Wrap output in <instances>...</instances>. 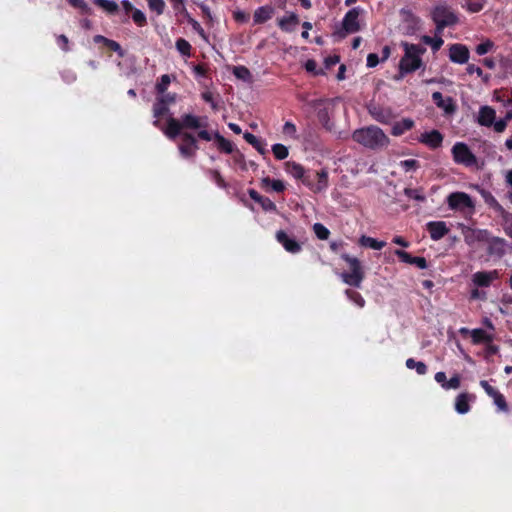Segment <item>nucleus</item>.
<instances>
[{"label": "nucleus", "mask_w": 512, "mask_h": 512, "mask_svg": "<svg viewBox=\"0 0 512 512\" xmlns=\"http://www.w3.org/2000/svg\"><path fill=\"white\" fill-rule=\"evenodd\" d=\"M497 278L498 272L496 270L480 271L473 274L472 281L478 287H487Z\"/></svg>", "instance_id": "nucleus-18"}, {"label": "nucleus", "mask_w": 512, "mask_h": 512, "mask_svg": "<svg viewBox=\"0 0 512 512\" xmlns=\"http://www.w3.org/2000/svg\"><path fill=\"white\" fill-rule=\"evenodd\" d=\"M160 101L165 103L170 107L171 104H174L176 102V94L175 93H163L160 94V96L157 97Z\"/></svg>", "instance_id": "nucleus-51"}, {"label": "nucleus", "mask_w": 512, "mask_h": 512, "mask_svg": "<svg viewBox=\"0 0 512 512\" xmlns=\"http://www.w3.org/2000/svg\"><path fill=\"white\" fill-rule=\"evenodd\" d=\"M261 187L264 189L271 188V190L277 193L283 192L286 188L283 181L278 179H271L268 176L261 179Z\"/></svg>", "instance_id": "nucleus-27"}, {"label": "nucleus", "mask_w": 512, "mask_h": 512, "mask_svg": "<svg viewBox=\"0 0 512 512\" xmlns=\"http://www.w3.org/2000/svg\"><path fill=\"white\" fill-rule=\"evenodd\" d=\"M206 173L211 177V179L215 182V184L222 188V189H225L227 188V183L226 181L224 180V178L222 177V175L220 174V172L216 169H207L206 170Z\"/></svg>", "instance_id": "nucleus-37"}, {"label": "nucleus", "mask_w": 512, "mask_h": 512, "mask_svg": "<svg viewBox=\"0 0 512 512\" xmlns=\"http://www.w3.org/2000/svg\"><path fill=\"white\" fill-rule=\"evenodd\" d=\"M131 13L132 19L137 26L143 27L147 24L146 15L140 9L135 8Z\"/></svg>", "instance_id": "nucleus-42"}, {"label": "nucleus", "mask_w": 512, "mask_h": 512, "mask_svg": "<svg viewBox=\"0 0 512 512\" xmlns=\"http://www.w3.org/2000/svg\"><path fill=\"white\" fill-rule=\"evenodd\" d=\"M419 142L425 144L431 149H436L441 146L443 141L442 134L437 130L424 132L419 137Z\"/></svg>", "instance_id": "nucleus-17"}, {"label": "nucleus", "mask_w": 512, "mask_h": 512, "mask_svg": "<svg viewBox=\"0 0 512 512\" xmlns=\"http://www.w3.org/2000/svg\"><path fill=\"white\" fill-rule=\"evenodd\" d=\"M56 42L63 51H69V40L65 35H58L56 38Z\"/></svg>", "instance_id": "nucleus-58"}, {"label": "nucleus", "mask_w": 512, "mask_h": 512, "mask_svg": "<svg viewBox=\"0 0 512 512\" xmlns=\"http://www.w3.org/2000/svg\"><path fill=\"white\" fill-rule=\"evenodd\" d=\"M276 240L284 247L289 253H298L301 250V245L294 237H290L284 230L276 232Z\"/></svg>", "instance_id": "nucleus-13"}, {"label": "nucleus", "mask_w": 512, "mask_h": 512, "mask_svg": "<svg viewBox=\"0 0 512 512\" xmlns=\"http://www.w3.org/2000/svg\"><path fill=\"white\" fill-rule=\"evenodd\" d=\"M152 112H153V117L155 118V120L153 121V125L156 128L163 131V129H165V128L162 127L160 118L164 117L166 115H168V118L173 117L170 114L169 106L166 105L165 103H163L162 101H160L158 98H156V101L153 104Z\"/></svg>", "instance_id": "nucleus-15"}, {"label": "nucleus", "mask_w": 512, "mask_h": 512, "mask_svg": "<svg viewBox=\"0 0 512 512\" xmlns=\"http://www.w3.org/2000/svg\"><path fill=\"white\" fill-rule=\"evenodd\" d=\"M462 234L465 243L471 247H475L478 244H486L490 235L485 229H474L466 226L462 228Z\"/></svg>", "instance_id": "nucleus-9"}, {"label": "nucleus", "mask_w": 512, "mask_h": 512, "mask_svg": "<svg viewBox=\"0 0 512 512\" xmlns=\"http://www.w3.org/2000/svg\"><path fill=\"white\" fill-rule=\"evenodd\" d=\"M480 385L491 398H494L495 395L499 392L485 380L480 381Z\"/></svg>", "instance_id": "nucleus-57"}, {"label": "nucleus", "mask_w": 512, "mask_h": 512, "mask_svg": "<svg viewBox=\"0 0 512 512\" xmlns=\"http://www.w3.org/2000/svg\"><path fill=\"white\" fill-rule=\"evenodd\" d=\"M201 97L202 99L209 103L211 105V108L214 110V111H217L218 110V105L217 103L214 101V97H213V94L210 92V91H205L201 94Z\"/></svg>", "instance_id": "nucleus-53"}, {"label": "nucleus", "mask_w": 512, "mask_h": 512, "mask_svg": "<svg viewBox=\"0 0 512 512\" xmlns=\"http://www.w3.org/2000/svg\"><path fill=\"white\" fill-rule=\"evenodd\" d=\"M299 17L295 13H291L287 17L279 19L278 26L284 32H293L299 24Z\"/></svg>", "instance_id": "nucleus-23"}, {"label": "nucleus", "mask_w": 512, "mask_h": 512, "mask_svg": "<svg viewBox=\"0 0 512 512\" xmlns=\"http://www.w3.org/2000/svg\"><path fill=\"white\" fill-rule=\"evenodd\" d=\"M93 3L108 14H116L119 11L118 4L113 0H93Z\"/></svg>", "instance_id": "nucleus-30"}, {"label": "nucleus", "mask_w": 512, "mask_h": 512, "mask_svg": "<svg viewBox=\"0 0 512 512\" xmlns=\"http://www.w3.org/2000/svg\"><path fill=\"white\" fill-rule=\"evenodd\" d=\"M427 229L430 233V237L437 241L448 234L449 229L443 221H432L427 224Z\"/></svg>", "instance_id": "nucleus-19"}, {"label": "nucleus", "mask_w": 512, "mask_h": 512, "mask_svg": "<svg viewBox=\"0 0 512 512\" xmlns=\"http://www.w3.org/2000/svg\"><path fill=\"white\" fill-rule=\"evenodd\" d=\"M352 139L356 143L371 150L387 147L390 143L384 131L374 125L355 130L352 134Z\"/></svg>", "instance_id": "nucleus-2"}, {"label": "nucleus", "mask_w": 512, "mask_h": 512, "mask_svg": "<svg viewBox=\"0 0 512 512\" xmlns=\"http://www.w3.org/2000/svg\"><path fill=\"white\" fill-rule=\"evenodd\" d=\"M473 396L466 392L459 394L455 399V410L459 414H465L470 410V402L473 400Z\"/></svg>", "instance_id": "nucleus-24"}, {"label": "nucleus", "mask_w": 512, "mask_h": 512, "mask_svg": "<svg viewBox=\"0 0 512 512\" xmlns=\"http://www.w3.org/2000/svg\"><path fill=\"white\" fill-rule=\"evenodd\" d=\"M359 244L363 247H368L373 250H380L383 247H385L386 243L384 241H378L375 238L369 237V236H361L359 238Z\"/></svg>", "instance_id": "nucleus-29"}, {"label": "nucleus", "mask_w": 512, "mask_h": 512, "mask_svg": "<svg viewBox=\"0 0 512 512\" xmlns=\"http://www.w3.org/2000/svg\"><path fill=\"white\" fill-rule=\"evenodd\" d=\"M366 166V163L363 159L346 157L341 160V164L339 166L341 172H348L352 175H356L359 172L363 171Z\"/></svg>", "instance_id": "nucleus-12"}, {"label": "nucleus", "mask_w": 512, "mask_h": 512, "mask_svg": "<svg viewBox=\"0 0 512 512\" xmlns=\"http://www.w3.org/2000/svg\"><path fill=\"white\" fill-rule=\"evenodd\" d=\"M339 61H340V58L338 55L327 57L324 62L326 69H330L332 66L338 64Z\"/></svg>", "instance_id": "nucleus-61"}, {"label": "nucleus", "mask_w": 512, "mask_h": 512, "mask_svg": "<svg viewBox=\"0 0 512 512\" xmlns=\"http://www.w3.org/2000/svg\"><path fill=\"white\" fill-rule=\"evenodd\" d=\"M496 112L490 106H483L479 110L478 122L482 126L490 127L494 123Z\"/></svg>", "instance_id": "nucleus-22"}, {"label": "nucleus", "mask_w": 512, "mask_h": 512, "mask_svg": "<svg viewBox=\"0 0 512 512\" xmlns=\"http://www.w3.org/2000/svg\"><path fill=\"white\" fill-rule=\"evenodd\" d=\"M274 13L273 7L269 5L261 6L257 8L253 15L255 24H263L272 18Z\"/></svg>", "instance_id": "nucleus-25"}, {"label": "nucleus", "mask_w": 512, "mask_h": 512, "mask_svg": "<svg viewBox=\"0 0 512 512\" xmlns=\"http://www.w3.org/2000/svg\"><path fill=\"white\" fill-rule=\"evenodd\" d=\"M193 71L197 76H200V77H207V75H208V67L206 64L194 65Z\"/></svg>", "instance_id": "nucleus-56"}, {"label": "nucleus", "mask_w": 512, "mask_h": 512, "mask_svg": "<svg viewBox=\"0 0 512 512\" xmlns=\"http://www.w3.org/2000/svg\"><path fill=\"white\" fill-rule=\"evenodd\" d=\"M460 384H461L460 376L458 374H455L444 384L443 389H445V390L458 389L460 387Z\"/></svg>", "instance_id": "nucleus-48"}, {"label": "nucleus", "mask_w": 512, "mask_h": 512, "mask_svg": "<svg viewBox=\"0 0 512 512\" xmlns=\"http://www.w3.org/2000/svg\"><path fill=\"white\" fill-rule=\"evenodd\" d=\"M317 68V62L313 59H309L305 63V69L309 73H313L314 75H317L318 72L316 71Z\"/></svg>", "instance_id": "nucleus-60"}, {"label": "nucleus", "mask_w": 512, "mask_h": 512, "mask_svg": "<svg viewBox=\"0 0 512 512\" xmlns=\"http://www.w3.org/2000/svg\"><path fill=\"white\" fill-rule=\"evenodd\" d=\"M400 166L406 171L415 170L418 167V162L414 159H408L400 162Z\"/></svg>", "instance_id": "nucleus-55"}, {"label": "nucleus", "mask_w": 512, "mask_h": 512, "mask_svg": "<svg viewBox=\"0 0 512 512\" xmlns=\"http://www.w3.org/2000/svg\"><path fill=\"white\" fill-rule=\"evenodd\" d=\"M187 22L192 26L193 30L204 40L208 41V35L205 30L202 28L200 23L192 17H189Z\"/></svg>", "instance_id": "nucleus-43"}, {"label": "nucleus", "mask_w": 512, "mask_h": 512, "mask_svg": "<svg viewBox=\"0 0 512 512\" xmlns=\"http://www.w3.org/2000/svg\"><path fill=\"white\" fill-rule=\"evenodd\" d=\"M404 193L409 199H413L418 202H423L426 199L425 195L421 189L406 188L404 190Z\"/></svg>", "instance_id": "nucleus-41"}, {"label": "nucleus", "mask_w": 512, "mask_h": 512, "mask_svg": "<svg viewBox=\"0 0 512 512\" xmlns=\"http://www.w3.org/2000/svg\"><path fill=\"white\" fill-rule=\"evenodd\" d=\"M460 333H470L474 344L489 343L492 341V337L483 329H473L472 331H469L467 328H461Z\"/></svg>", "instance_id": "nucleus-21"}, {"label": "nucleus", "mask_w": 512, "mask_h": 512, "mask_svg": "<svg viewBox=\"0 0 512 512\" xmlns=\"http://www.w3.org/2000/svg\"><path fill=\"white\" fill-rule=\"evenodd\" d=\"M447 204L450 209L462 213L472 214L475 209V203L472 198L464 192H454L448 195Z\"/></svg>", "instance_id": "nucleus-6"}, {"label": "nucleus", "mask_w": 512, "mask_h": 512, "mask_svg": "<svg viewBox=\"0 0 512 512\" xmlns=\"http://www.w3.org/2000/svg\"><path fill=\"white\" fill-rule=\"evenodd\" d=\"M449 58L452 62L464 64L469 59V50L462 44H453L449 49Z\"/></svg>", "instance_id": "nucleus-16"}, {"label": "nucleus", "mask_w": 512, "mask_h": 512, "mask_svg": "<svg viewBox=\"0 0 512 512\" xmlns=\"http://www.w3.org/2000/svg\"><path fill=\"white\" fill-rule=\"evenodd\" d=\"M494 48V43L490 39H486L476 47V53L480 56L488 53Z\"/></svg>", "instance_id": "nucleus-47"}, {"label": "nucleus", "mask_w": 512, "mask_h": 512, "mask_svg": "<svg viewBox=\"0 0 512 512\" xmlns=\"http://www.w3.org/2000/svg\"><path fill=\"white\" fill-rule=\"evenodd\" d=\"M404 48V56L400 60L399 69L402 73H411L417 70L421 64V55L425 52V49L407 42L402 43Z\"/></svg>", "instance_id": "nucleus-3"}, {"label": "nucleus", "mask_w": 512, "mask_h": 512, "mask_svg": "<svg viewBox=\"0 0 512 512\" xmlns=\"http://www.w3.org/2000/svg\"><path fill=\"white\" fill-rule=\"evenodd\" d=\"M406 367L409 369H415L419 375H424L427 372V366L421 361H415L412 358L406 360Z\"/></svg>", "instance_id": "nucleus-36"}, {"label": "nucleus", "mask_w": 512, "mask_h": 512, "mask_svg": "<svg viewBox=\"0 0 512 512\" xmlns=\"http://www.w3.org/2000/svg\"><path fill=\"white\" fill-rule=\"evenodd\" d=\"M343 259L347 262L350 272L342 273V280L351 286L360 287L364 279V272L361 267L360 261L356 257L343 255Z\"/></svg>", "instance_id": "nucleus-5"}, {"label": "nucleus", "mask_w": 512, "mask_h": 512, "mask_svg": "<svg viewBox=\"0 0 512 512\" xmlns=\"http://www.w3.org/2000/svg\"><path fill=\"white\" fill-rule=\"evenodd\" d=\"M286 172L297 179H302L303 182H305V173L306 172L300 164H298L296 162L288 161L286 163Z\"/></svg>", "instance_id": "nucleus-28"}, {"label": "nucleus", "mask_w": 512, "mask_h": 512, "mask_svg": "<svg viewBox=\"0 0 512 512\" xmlns=\"http://www.w3.org/2000/svg\"><path fill=\"white\" fill-rule=\"evenodd\" d=\"M395 254L399 257V259L404 262L411 264L414 257H412L409 253L403 250H396Z\"/></svg>", "instance_id": "nucleus-59"}, {"label": "nucleus", "mask_w": 512, "mask_h": 512, "mask_svg": "<svg viewBox=\"0 0 512 512\" xmlns=\"http://www.w3.org/2000/svg\"><path fill=\"white\" fill-rule=\"evenodd\" d=\"M360 12L361 11L359 8H353L346 13L342 22L343 29L345 30L346 33H356L360 30Z\"/></svg>", "instance_id": "nucleus-11"}, {"label": "nucleus", "mask_w": 512, "mask_h": 512, "mask_svg": "<svg viewBox=\"0 0 512 512\" xmlns=\"http://www.w3.org/2000/svg\"><path fill=\"white\" fill-rule=\"evenodd\" d=\"M487 253L494 258H501L506 253V241L500 237H493L489 235L486 241Z\"/></svg>", "instance_id": "nucleus-10"}, {"label": "nucleus", "mask_w": 512, "mask_h": 512, "mask_svg": "<svg viewBox=\"0 0 512 512\" xmlns=\"http://www.w3.org/2000/svg\"><path fill=\"white\" fill-rule=\"evenodd\" d=\"M243 138L247 143L252 145L260 154L266 153L264 144L254 134L250 132H245Z\"/></svg>", "instance_id": "nucleus-31"}, {"label": "nucleus", "mask_w": 512, "mask_h": 512, "mask_svg": "<svg viewBox=\"0 0 512 512\" xmlns=\"http://www.w3.org/2000/svg\"><path fill=\"white\" fill-rule=\"evenodd\" d=\"M257 203L260 204L264 211L275 212L277 210L276 204L268 197L262 196Z\"/></svg>", "instance_id": "nucleus-45"}, {"label": "nucleus", "mask_w": 512, "mask_h": 512, "mask_svg": "<svg viewBox=\"0 0 512 512\" xmlns=\"http://www.w3.org/2000/svg\"><path fill=\"white\" fill-rule=\"evenodd\" d=\"M303 100V111L311 118H320V98L317 96L307 95L302 98Z\"/></svg>", "instance_id": "nucleus-14"}, {"label": "nucleus", "mask_w": 512, "mask_h": 512, "mask_svg": "<svg viewBox=\"0 0 512 512\" xmlns=\"http://www.w3.org/2000/svg\"><path fill=\"white\" fill-rule=\"evenodd\" d=\"M432 19L436 24V32L441 33L445 27L458 23L457 15L447 6H437L433 9Z\"/></svg>", "instance_id": "nucleus-4"}, {"label": "nucleus", "mask_w": 512, "mask_h": 512, "mask_svg": "<svg viewBox=\"0 0 512 512\" xmlns=\"http://www.w3.org/2000/svg\"><path fill=\"white\" fill-rule=\"evenodd\" d=\"M149 9L152 12H155L158 16L162 15L166 8V3L164 0H146Z\"/></svg>", "instance_id": "nucleus-35"}, {"label": "nucleus", "mask_w": 512, "mask_h": 512, "mask_svg": "<svg viewBox=\"0 0 512 512\" xmlns=\"http://www.w3.org/2000/svg\"><path fill=\"white\" fill-rule=\"evenodd\" d=\"M467 73L468 74H477L479 77H482L483 76V71L480 67L474 65V64H469L467 66Z\"/></svg>", "instance_id": "nucleus-62"}, {"label": "nucleus", "mask_w": 512, "mask_h": 512, "mask_svg": "<svg viewBox=\"0 0 512 512\" xmlns=\"http://www.w3.org/2000/svg\"><path fill=\"white\" fill-rule=\"evenodd\" d=\"M93 41L95 43H102L109 50L117 53V55L120 58H123L125 56V51L122 49L121 45L115 40L109 39L102 35H95Z\"/></svg>", "instance_id": "nucleus-20"}, {"label": "nucleus", "mask_w": 512, "mask_h": 512, "mask_svg": "<svg viewBox=\"0 0 512 512\" xmlns=\"http://www.w3.org/2000/svg\"><path fill=\"white\" fill-rule=\"evenodd\" d=\"M282 132L284 135H287L291 138H296V126L290 122V121H287L284 126H283V129H282Z\"/></svg>", "instance_id": "nucleus-50"}, {"label": "nucleus", "mask_w": 512, "mask_h": 512, "mask_svg": "<svg viewBox=\"0 0 512 512\" xmlns=\"http://www.w3.org/2000/svg\"><path fill=\"white\" fill-rule=\"evenodd\" d=\"M453 160L457 164L464 165L466 167H472L478 165L476 156L472 153L467 144L463 142H457L451 149Z\"/></svg>", "instance_id": "nucleus-7"}, {"label": "nucleus", "mask_w": 512, "mask_h": 512, "mask_svg": "<svg viewBox=\"0 0 512 512\" xmlns=\"http://www.w3.org/2000/svg\"><path fill=\"white\" fill-rule=\"evenodd\" d=\"M432 98L438 107L444 109L447 112L452 110V103L450 98L444 100L440 92H434L432 94Z\"/></svg>", "instance_id": "nucleus-33"}, {"label": "nucleus", "mask_w": 512, "mask_h": 512, "mask_svg": "<svg viewBox=\"0 0 512 512\" xmlns=\"http://www.w3.org/2000/svg\"><path fill=\"white\" fill-rule=\"evenodd\" d=\"M171 83L170 76L168 74L162 75L156 83V91L158 94H163L167 91L169 84Z\"/></svg>", "instance_id": "nucleus-40"}, {"label": "nucleus", "mask_w": 512, "mask_h": 512, "mask_svg": "<svg viewBox=\"0 0 512 512\" xmlns=\"http://www.w3.org/2000/svg\"><path fill=\"white\" fill-rule=\"evenodd\" d=\"M68 3L79 9L81 11V13L83 14H91V8L89 7V5L86 3L85 0H67Z\"/></svg>", "instance_id": "nucleus-46"}, {"label": "nucleus", "mask_w": 512, "mask_h": 512, "mask_svg": "<svg viewBox=\"0 0 512 512\" xmlns=\"http://www.w3.org/2000/svg\"><path fill=\"white\" fill-rule=\"evenodd\" d=\"M414 126V121L412 119L406 118L402 119L401 121H398L393 124L391 133L394 136H400L406 131L412 129Z\"/></svg>", "instance_id": "nucleus-26"}, {"label": "nucleus", "mask_w": 512, "mask_h": 512, "mask_svg": "<svg viewBox=\"0 0 512 512\" xmlns=\"http://www.w3.org/2000/svg\"><path fill=\"white\" fill-rule=\"evenodd\" d=\"M492 125L496 132L501 133L505 130L507 123L506 120L501 119L499 121L494 122Z\"/></svg>", "instance_id": "nucleus-64"}, {"label": "nucleus", "mask_w": 512, "mask_h": 512, "mask_svg": "<svg viewBox=\"0 0 512 512\" xmlns=\"http://www.w3.org/2000/svg\"><path fill=\"white\" fill-rule=\"evenodd\" d=\"M233 160L236 164H238L240 166V168L243 171L247 170V164L245 161V157L240 151H238V150L236 151V153L233 155Z\"/></svg>", "instance_id": "nucleus-52"}, {"label": "nucleus", "mask_w": 512, "mask_h": 512, "mask_svg": "<svg viewBox=\"0 0 512 512\" xmlns=\"http://www.w3.org/2000/svg\"><path fill=\"white\" fill-rule=\"evenodd\" d=\"M495 405L502 411H506L507 410V404H506V401H505V398L504 396L498 392L494 398H492Z\"/></svg>", "instance_id": "nucleus-54"}, {"label": "nucleus", "mask_w": 512, "mask_h": 512, "mask_svg": "<svg viewBox=\"0 0 512 512\" xmlns=\"http://www.w3.org/2000/svg\"><path fill=\"white\" fill-rule=\"evenodd\" d=\"M167 125L163 129L164 135L170 140L180 138L178 150L180 155L185 159L195 157L199 149V137L186 130H201L208 126L207 117H199L190 113L183 114L180 119L169 117Z\"/></svg>", "instance_id": "nucleus-1"}, {"label": "nucleus", "mask_w": 512, "mask_h": 512, "mask_svg": "<svg viewBox=\"0 0 512 512\" xmlns=\"http://www.w3.org/2000/svg\"><path fill=\"white\" fill-rule=\"evenodd\" d=\"M176 48L183 56H191V44L184 38H179L176 40Z\"/></svg>", "instance_id": "nucleus-38"}, {"label": "nucleus", "mask_w": 512, "mask_h": 512, "mask_svg": "<svg viewBox=\"0 0 512 512\" xmlns=\"http://www.w3.org/2000/svg\"><path fill=\"white\" fill-rule=\"evenodd\" d=\"M422 41L425 43V44H428L431 46V48L434 50V51H437L441 48V46L443 45V39L441 37H435V38H432L430 36H423L422 37Z\"/></svg>", "instance_id": "nucleus-44"}, {"label": "nucleus", "mask_w": 512, "mask_h": 512, "mask_svg": "<svg viewBox=\"0 0 512 512\" xmlns=\"http://www.w3.org/2000/svg\"><path fill=\"white\" fill-rule=\"evenodd\" d=\"M197 136L200 140L211 141L214 140L217 144L218 149L226 154H232L234 152V146L231 141L223 137L218 131L211 133L206 128L201 129L197 132Z\"/></svg>", "instance_id": "nucleus-8"}, {"label": "nucleus", "mask_w": 512, "mask_h": 512, "mask_svg": "<svg viewBox=\"0 0 512 512\" xmlns=\"http://www.w3.org/2000/svg\"><path fill=\"white\" fill-rule=\"evenodd\" d=\"M346 296L348 299L353 302L357 307L363 308L366 304L365 299L362 297V295L354 290H346L345 291Z\"/></svg>", "instance_id": "nucleus-34"}, {"label": "nucleus", "mask_w": 512, "mask_h": 512, "mask_svg": "<svg viewBox=\"0 0 512 512\" xmlns=\"http://www.w3.org/2000/svg\"><path fill=\"white\" fill-rule=\"evenodd\" d=\"M233 75L237 79L243 80L245 82H251V80H252V75H251L250 70L243 65L235 66L233 68Z\"/></svg>", "instance_id": "nucleus-32"}, {"label": "nucleus", "mask_w": 512, "mask_h": 512, "mask_svg": "<svg viewBox=\"0 0 512 512\" xmlns=\"http://www.w3.org/2000/svg\"><path fill=\"white\" fill-rule=\"evenodd\" d=\"M172 8L176 14L183 15L187 20L189 19V17H191L185 7V0H181V4H177V3L173 4Z\"/></svg>", "instance_id": "nucleus-49"}, {"label": "nucleus", "mask_w": 512, "mask_h": 512, "mask_svg": "<svg viewBox=\"0 0 512 512\" xmlns=\"http://www.w3.org/2000/svg\"><path fill=\"white\" fill-rule=\"evenodd\" d=\"M482 8H483V5L478 2H470L467 4V10L472 13H477V12L481 11Z\"/></svg>", "instance_id": "nucleus-63"}, {"label": "nucleus", "mask_w": 512, "mask_h": 512, "mask_svg": "<svg viewBox=\"0 0 512 512\" xmlns=\"http://www.w3.org/2000/svg\"><path fill=\"white\" fill-rule=\"evenodd\" d=\"M272 152L277 160H284L288 157V148L283 144H274L272 146Z\"/></svg>", "instance_id": "nucleus-39"}]
</instances>
